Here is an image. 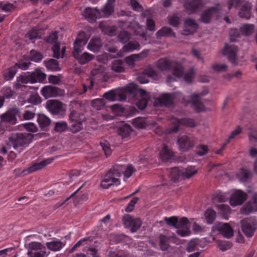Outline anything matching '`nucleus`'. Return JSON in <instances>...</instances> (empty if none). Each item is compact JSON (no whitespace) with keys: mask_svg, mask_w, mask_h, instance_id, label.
<instances>
[{"mask_svg":"<svg viewBox=\"0 0 257 257\" xmlns=\"http://www.w3.org/2000/svg\"><path fill=\"white\" fill-rule=\"evenodd\" d=\"M1 119L3 122H7L11 124H14L17 122L16 113L12 110H8L2 114L1 115Z\"/></svg>","mask_w":257,"mask_h":257,"instance_id":"nucleus-33","label":"nucleus"},{"mask_svg":"<svg viewBox=\"0 0 257 257\" xmlns=\"http://www.w3.org/2000/svg\"><path fill=\"white\" fill-rule=\"evenodd\" d=\"M91 105L94 109L100 110L104 107V103L102 99L97 98L92 100Z\"/></svg>","mask_w":257,"mask_h":257,"instance_id":"nucleus-60","label":"nucleus"},{"mask_svg":"<svg viewBox=\"0 0 257 257\" xmlns=\"http://www.w3.org/2000/svg\"><path fill=\"white\" fill-rule=\"evenodd\" d=\"M212 70L217 72L225 71L227 69V66L223 63H214L211 67Z\"/></svg>","mask_w":257,"mask_h":257,"instance_id":"nucleus-59","label":"nucleus"},{"mask_svg":"<svg viewBox=\"0 0 257 257\" xmlns=\"http://www.w3.org/2000/svg\"><path fill=\"white\" fill-rule=\"evenodd\" d=\"M100 146L103 151L105 156L107 157L111 154V150L110 148L109 144L107 141H103L100 143Z\"/></svg>","mask_w":257,"mask_h":257,"instance_id":"nucleus-64","label":"nucleus"},{"mask_svg":"<svg viewBox=\"0 0 257 257\" xmlns=\"http://www.w3.org/2000/svg\"><path fill=\"white\" fill-rule=\"evenodd\" d=\"M140 49V45L138 42L130 41L123 46L122 49L117 53V56L122 57L124 53L131 52L134 50H139Z\"/></svg>","mask_w":257,"mask_h":257,"instance_id":"nucleus-27","label":"nucleus"},{"mask_svg":"<svg viewBox=\"0 0 257 257\" xmlns=\"http://www.w3.org/2000/svg\"><path fill=\"white\" fill-rule=\"evenodd\" d=\"M177 144L180 150L185 152L192 148L195 144V142L193 138L187 136H183L178 138Z\"/></svg>","mask_w":257,"mask_h":257,"instance_id":"nucleus-20","label":"nucleus"},{"mask_svg":"<svg viewBox=\"0 0 257 257\" xmlns=\"http://www.w3.org/2000/svg\"><path fill=\"white\" fill-rule=\"evenodd\" d=\"M27 254L29 257H47L49 251L46 250L45 246L40 242L33 241L28 245Z\"/></svg>","mask_w":257,"mask_h":257,"instance_id":"nucleus-7","label":"nucleus"},{"mask_svg":"<svg viewBox=\"0 0 257 257\" xmlns=\"http://www.w3.org/2000/svg\"><path fill=\"white\" fill-rule=\"evenodd\" d=\"M47 108L48 110L54 114L63 115L66 108L64 104L56 100H50L47 102Z\"/></svg>","mask_w":257,"mask_h":257,"instance_id":"nucleus-16","label":"nucleus"},{"mask_svg":"<svg viewBox=\"0 0 257 257\" xmlns=\"http://www.w3.org/2000/svg\"><path fill=\"white\" fill-rule=\"evenodd\" d=\"M217 246L222 251H225L229 249L231 244L229 241L217 240Z\"/></svg>","mask_w":257,"mask_h":257,"instance_id":"nucleus-63","label":"nucleus"},{"mask_svg":"<svg viewBox=\"0 0 257 257\" xmlns=\"http://www.w3.org/2000/svg\"><path fill=\"white\" fill-rule=\"evenodd\" d=\"M251 172L248 169H241L237 174L238 179L241 182L246 181L251 176Z\"/></svg>","mask_w":257,"mask_h":257,"instance_id":"nucleus-52","label":"nucleus"},{"mask_svg":"<svg viewBox=\"0 0 257 257\" xmlns=\"http://www.w3.org/2000/svg\"><path fill=\"white\" fill-rule=\"evenodd\" d=\"M178 99L187 104L189 101H186L182 94L179 92H176L172 93H163L154 101V105L156 106H160L162 105H168L172 103L173 100Z\"/></svg>","mask_w":257,"mask_h":257,"instance_id":"nucleus-5","label":"nucleus"},{"mask_svg":"<svg viewBox=\"0 0 257 257\" xmlns=\"http://www.w3.org/2000/svg\"><path fill=\"white\" fill-rule=\"evenodd\" d=\"M228 10L232 8H238L241 7L238 12L239 16L242 18L248 19L250 18L251 14V6L247 2L241 0H228L227 2Z\"/></svg>","mask_w":257,"mask_h":257,"instance_id":"nucleus-6","label":"nucleus"},{"mask_svg":"<svg viewBox=\"0 0 257 257\" xmlns=\"http://www.w3.org/2000/svg\"><path fill=\"white\" fill-rule=\"evenodd\" d=\"M227 199L226 194L222 192H218L213 197L214 203L215 202H224L227 201Z\"/></svg>","mask_w":257,"mask_h":257,"instance_id":"nucleus-61","label":"nucleus"},{"mask_svg":"<svg viewBox=\"0 0 257 257\" xmlns=\"http://www.w3.org/2000/svg\"><path fill=\"white\" fill-rule=\"evenodd\" d=\"M136 93L140 98V100L136 102V105L140 109H144L146 108L149 99V95L147 92L142 89H138L136 84L133 83L129 84L122 89L111 90L105 93L103 97L110 101H122L125 99L126 94H133Z\"/></svg>","mask_w":257,"mask_h":257,"instance_id":"nucleus-1","label":"nucleus"},{"mask_svg":"<svg viewBox=\"0 0 257 257\" xmlns=\"http://www.w3.org/2000/svg\"><path fill=\"white\" fill-rule=\"evenodd\" d=\"M37 121L41 127H47L50 124V118L44 114H39Z\"/></svg>","mask_w":257,"mask_h":257,"instance_id":"nucleus-51","label":"nucleus"},{"mask_svg":"<svg viewBox=\"0 0 257 257\" xmlns=\"http://www.w3.org/2000/svg\"><path fill=\"white\" fill-rule=\"evenodd\" d=\"M182 169L178 167L171 168L169 171V177L173 182H176L182 177Z\"/></svg>","mask_w":257,"mask_h":257,"instance_id":"nucleus-46","label":"nucleus"},{"mask_svg":"<svg viewBox=\"0 0 257 257\" xmlns=\"http://www.w3.org/2000/svg\"><path fill=\"white\" fill-rule=\"evenodd\" d=\"M46 245L48 249L53 251L59 250L64 245L62 242L58 239H54L46 243Z\"/></svg>","mask_w":257,"mask_h":257,"instance_id":"nucleus-38","label":"nucleus"},{"mask_svg":"<svg viewBox=\"0 0 257 257\" xmlns=\"http://www.w3.org/2000/svg\"><path fill=\"white\" fill-rule=\"evenodd\" d=\"M173 238L174 236L169 237L165 235H161L160 236V247L162 250H166L169 247V239L170 238Z\"/></svg>","mask_w":257,"mask_h":257,"instance_id":"nucleus-48","label":"nucleus"},{"mask_svg":"<svg viewBox=\"0 0 257 257\" xmlns=\"http://www.w3.org/2000/svg\"><path fill=\"white\" fill-rule=\"evenodd\" d=\"M99 27L103 33L110 36L113 35L116 31L114 26H108L103 22H100Z\"/></svg>","mask_w":257,"mask_h":257,"instance_id":"nucleus-47","label":"nucleus"},{"mask_svg":"<svg viewBox=\"0 0 257 257\" xmlns=\"http://www.w3.org/2000/svg\"><path fill=\"white\" fill-rule=\"evenodd\" d=\"M118 39L120 42L125 43L130 39V35L125 31H121L118 35Z\"/></svg>","mask_w":257,"mask_h":257,"instance_id":"nucleus-62","label":"nucleus"},{"mask_svg":"<svg viewBox=\"0 0 257 257\" xmlns=\"http://www.w3.org/2000/svg\"><path fill=\"white\" fill-rule=\"evenodd\" d=\"M254 30V27L252 24H243L240 28L241 34L244 36L251 35Z\"/></svg>","mask_w":257,"mask_h":257,"instance_id":"nucleus-49","label":"nucleus"},{"mask_svg":"<svg viewBox=\"0 0 257 257\" xmlns=\"http://www.w3.org/2000/svg\"><path fill=\"white\" fill-rule=\"evenodd\" d=\"M52 161L53 159H48L39 162L33 163L27 170H24L23 173H24L25 175H26L39 170L43 168L46 165L50 164Z\"/></svg>","mask_w":257,"mask_h":257,"instance_id":"nucleus-25","label":"nucleus"},{"mask_svg":"<svg viewBox=\"0 0 257 257\" xmlns=\"http://www.w3.org/2000/svg\"><path fill=\"white\" fill-rule=\"evenodd\" d=\"M206 244L205 239H194L191 240L187 244L186 250L188 252H192L198 250L199 248H204Z\"/></svg>","mask_w":257,"mask_h":257,"instance_id":"nucleus-26","label":"nucleus"},{"mask_svg":"<svg viewBox=\"0 0 257 257\" xmlns=\"http://www.w3.org/2000/svg\"><path fill=\"white\" fill-rule=\"evenodd\" d=\"M114 167L108 172L102 179L100 185L104 189H107L111 185L117 186L120 184L119 177H116V172H115Z\"/></svg>","mask_w":257,"mask_h":257,"instance_id":"nucleus-8","label":"nucleus"},{"mask_svg":"<svg viewBox=\"0 0 257 257\" xmlns=\"http://www.w3.org/2000/svg\"><path fill=\"white\" fill-rule=\"evenodd\" d=\"M41 32L36 29H32L29 31L25 35L26 38L33 40L41 37Z\"/></svg>","mask_w":257,"mask_h":257,"instance_id":"nucleus-54","label":"nucleus"},{"mask_svg":"<svg viewBox=\"0 0 257 257\" xmlns=\"http://www.w3.org/2000/svg\"><path fill=\"white\" fill-rule=\"evenodd\" d=\"M28 83H30V79L27 72L24 75H20L17 78L14 87L16 89H19L23 87H25L26 84Z\"/></svg>","mask_w":257,"mask_h":257,"instance_id":"nucleus-34","label":"nucleus"},{"mask_svg":"<svg viewBox=\"0 0 257 257\" xmlns=\"http://www.w3.org/2000/svg\"><path fill=\"white\" fill-rule=\"evenodd\" d=\"M160 158L163 161H167L171 159L174 156L173 152L167 146L163 145L160 150Z\"/></svg>","mask_w":257,"mask_h":257,"instance_id":"nucleus-37","label":"nucleus"},{"mask_svg":"<svg viewBox=\"0 0 257 257\" xmlns=\"http://www.w3.org/2000/svg\"><path fill=\"white\" fill-rule=\"evenodd\" d=\"M217 230L226 238H229L233 234V229L227 223L219 224Z\"/></svg>","mask_w":257,"mask_h":257,"instance_id":"nucleus-35","label":"nucleus"},{"mask_svg":"<svg viewBox=\"0 0 257 257\" xmlns=\"http://www.w3.org/2000/svg\"><path fill=\"white\" fill-rule=\"evenodd\" d=\"M69 117L72 121V131L74 133L78 132L82 127V122L84 119V115L77 113L75 110H71Z\"/></svg>","mask_w":257,"mask_h":257,"instance_id":"nucleus-15","label":"nucleus"},{"mask_svg":"<svg viewBox=\"0 0 257 257\" xmlns=\"http://www.w3.org/2000/svg\"><path fill=\"white\" fill-rule=\"evenodd\" d=\"M41 93L45 98L56 97L59 95L58 88L51 85L43 87L41 90Z\"/></svg>","mask_w":257,"mask_h":257,"instance_id":"nucleus-29","label":"nucleus"},{"mask_svg":"<svg viewBox=\"0 0 257 257\" xmlns=\"http://www.w3.org/2000/svg\"><path fill=\"white\" fill-rule=\"evenodd\" d=\"M45 65L47 68L51 71H58L60 70L58 61L54 59H50L45 61Z\"/></svg>","mask_w":257,"mask_h":257,"instance_id":"nucleus-50","label":"nucleus"},{"mask_svg":"<svg viewBox=\"0 0 257 257\" xmlns=\"http://www.w3.org/2000/svg\"><path fill=\"white\" fill-rule=\"evenodd\" d=\"M114 170L115 172H116V177H119L121 174H123V179L124 181L136 171L135 169L131 165L117 164L114 166Z\"/></svg>","mask_w":257,"mask_h":257,"instance_id":"nucleus-13","label":"nucleus"},{"mask_svg":"<svg viewBox=\"0 0 257 257\" xmlns=\"http://www.w3.org/2000/svg\"><path fill=\"white\" fill-rule=\"evenodd\" d=\"M247 197L246 193L241 190H236L230 197V205L232 207L240 205L246 200Z\"/></svg>","mask_w":257,"mask_h":257,"instance_id":"nucleus-14","label":"nucleus"},{"mask_svg":"<svg viewBox=\"0 0 257 257\" xmlns=\"http://www.w3.org/2000/svg\"><path fill=\"white\" fill-rule=\"evenodd\" d=\"M226 13L222 10L220 5H217L215 7L204 12L201 15V20L203 22L207 23L210 22L211 19L214 16L218 18L219 14L224 15Z\"/></svg>","mask_w":257,"mask_h":257,"instance_id":"nucleus-11","label":"nucleus"},{"mask_svg":"<svg viewBox=\"0 0 257 257\" xmlns=\"http://www.w3.org/2000/svg\"><path fill=\"white\" fill-rule=\"evenodd\" d=\"M182 177L189 179L197 173V169L194 166H189L182 169Z\"/></svg>","mask_w":257,"mask_h":257,"instance_id":"nucleus-44","label":"nucleus"},{"mask_svg":"<svg viewBox=\"0 0 257 257\" xmlns=\"http://www.w3.org/2000/svg\"><path fill=\"white\" fill-rule=\"evenodd\" d=\"M125 227L130 229L132 232H136L141 225V221L139 218H134L129 215H124L122 218Z\"/></svg>","mask_w":257,"mask_h":257,"instance_id":"nucleus-17","label":"nucleus"},{"mask_svg":"<svg viewBox=\"0 0 257 257\" xmlns=\"http://www.w3.org/2000/svg\"><path fill=\"white\" fill-rule=\"evenodd\" d=\"M33 136L29 134H16L10 138L14 149L21 151L28 146L32 140Z\"/></svg>","mask_w":257,"mask_h":257,"instance_id":"nucleus-4","label":"nucleus"},{"mask_svg":"<svg viewBox=\"0 0 257 257\" xmlns=\"http://www.w3.org/2000/svg\"><path fill=\"white\" fill-rule=\"evenodd\" d=\"M42 58L43 56L40 53L34 50L30 51V56L29 57L30 60L35 62H39L41 61Z\"/></svg>","mask_w":257,"mask_h":257,"instance_id":"nucleus-58","label":"nucleus"},{"mask_svg":"<svg viewBox=\"0 0 257 257\" xmlns=\"http://www.w3.org/2000/svg\"><path fill=\"white\" fill-rule=\"evenodd\" d=\"M83 49H80L78 53V55H75L73 54L74 57L77 59L79 63L81 64H84L86 63L93 59L94 56L92 54H89L87 52H84L82 54H80V53Z\"/></svg>","mask_w":257,"mask_h":257,"instance_id":"nucleus-36","label":"nucleus"},{"mask_svg":"<svg viewBox=\"0 0 257 257\" xmlns=\"http://www.w3.org/2000/svg\"><path fill=\"white\" fill-rule=\"evenodd\" d=\"M137 61H140L136 54H132L126 57L124 61L126 65L130 68H133Z\"/></svg>","mask_w":257,"mask_h":257,"instance_id":"nucleus-56","label":"nucleus"},{"mask_svg":"<svg viewBox=\"0 0 257 257\" xmlns=\"http://www.w3.org/2000/svg\"><path fill=\"white\" fill-rule=\"evenodd\" d=\"M241 229L245 235L248 237H251L256 226V222L253 218H246L241 221Z\"/></svg>","mask_w":257,"mask_h":257,"instance_id":"nucleus-10","label":"nucleus"},{"mask_svg":"<svg viewBox=\"0 0 257 257\" xmlns=\"http://www.w3.org/2000/svg\"><path fill=\"white\" fill-rule=\"evenodd\" d=\"M156 37L158 39L165 36H175V34L172 32L171 28L167 27H164L157 32Z\"/></svg>","mask_w":257,"mask_h":257,"instance_id":"nucleus-45","label":"nucleus"},{"mask_svg":"<svg viewBox=\"0 0 257 257\" xmlns=\"http://www.w3.org/2000/svg\"><path fill=\"white\" fill-rule=\"evenodd\" d=\"M52 50L54 53V57L58 59L63 58L65 52V47L60 46V44L55 43L54 44Z\"/></svg>","mask_w":257,"mask_h":257,"instance_id":"nucleus-40","label":"nucleus"},{"mask_svg":"<svg viewBox=\"0 0 257 257\" xmlns=\"http://www.w3.org/2000/svg\"><path fill=\"white\" fill-rule=\"evenodd\" d=\"M171 126L167 130V133H176L179 129V127L181 125H184L186 126L194 127L195 126V122L192 119L183 118L181 120H179L176 118H172L170 120Z\"/></svg>","mask_w":257,"mask_h":257,"instance_id":"nucleus-9","label":"nucleus"},{"mask_svg":"<svg viewBox=\"0 0 257 257\" xmlns=\"http://www.w3.org/2000/svg\"><path fill=\"white\" fill-rule=\"evenodd\" d=\"M156 66L162 71L171 70L173 77H168V82L177 80L183 76V67L178 61H171L167 58H162L158 61Z\"/></svg>","mask_w":257,"mask_h":257,"instance_id":"nucleus-2","label":"nucleus"},{"mask_svg":"<svg viewBox=\"0 0 257 257\" xmlns=\"http://www.w3.org/2000/svg\"><path fill=\"white\" fill-rule=\"evenodd\" d=\"M82 15L89 22H93L96 19H100L102 17L101 12L96 9L91 8H86L83 12Z\"/></svg>","mask_w":257,"mask_h":257,"instance_id":"nucleus-21","label":"nucleus"},{"mask_svg":"<svg viewBox=\"0 0 257 257\" xmlns=\"http://www.w3.org/2000/svg\"><path fill=\"white\" fill-rule=\"evenodd\" d=\"M164 220L168 225L175 227L177 234L181 236H187L190 234V228L192 223V219L189 220L186 217H182L179 220L177 217L172 216L166 217Z\"/></svg>","mask_w":257,"mask_h":257,"instance_id":"nucleus-3","label":"nucleus"},{"mask_svg":"<svg viewBox=\"0 0 257 257\" xmlns=\"http://www.w3.org/2000/svg\"><path fill=\"white\" fill-rule=\"evenodd\" d=\"M102 46L101 40L99 38H92L89 41L87 48L94 53L100 51Z\"/></svg>","mask_w":257,"mask_h":257,"instance_id":"nucleus-32","label":"nucleus"},{"mask_svg":"<svg viewBox=\"0 0 257 257\" xmlns=\"http://www.w3.org/2000/svg\"><path fill=\"white\" fill-rule=\"evenodd\" d=\"M19 126L20 129L25 128L27 131L31 133H36L38 131L37 126L32 122L22 123Z\"/></svg>","mask_w":257,"mask_h":257,"instance_id":"nucleus-55","label":"nucleus"},{"mask_svg":"<svg viewBox=\"0 0 257 257\" xmlns=\"http://www.w3.org/2000/svg\"><path fill=\"white\" fill-rule=\"evenodd\" d=\"M111 70L116 73H123L125 72V67L123 62L121 60H115L112 61L111 65Z\"/></svg>","mask_w":257,"mask_h":257,"instance_id":"nucleus-42","label":"nucleus"},{"mask_svg":"<svg viewBox=\"0 0 257 257\" xmlns=\"http://www.w3.org/2000/svg\"><path fill=\"white\" fill-rule=\"evenodd\" d=\"M132 131L131 127L130 125L121 123L118 128V134L122 138H126L128 137Z\"/></svg>","mask_w":257,"mask_h":257,"instance_id":"nucleus-41","label":"nucleus"},{"mask_svg":"<svg viewBox=\"0 0 257 257\" xmlns=\"http://www.w3.org/2000/svg\"><path fill=\"white\" fill-rule=\"evenodd\" d=\"M145 73L146 74H142L138 77V81L141 83H148L149 82L148 77H151L154 79H157L158 78L157 73L151 68L147 69Z\"/></svg>","mask_w":257,"mask_h":257,"instance_id":"nucleus-31","label":"nucleus"},{"mask_svg":"<svg viewBox=\"0 0 257 257\" xmlns=\"http://www.w3.org/2000/svg\"><path fill=\"white\" fill-rule=\"evenodd\" d=\"M89 38V36L87 35L84 32H80L78 35L74 43V50L73 54L78 55V52L80 49H83L84 46L86 44Z\"/></svg>","mask_w":257,"mask_h":257,"instance_id":"nucleus-18","label":"nucleus"},{"mask_svg":"<svg viewBox=\"0 0 257 257\" xmlns=\"http://www.w3.org/2000/svg\"><path fill=\"white\" fill-rule=\"evenodd\" d=\"M87 89V86L83 84L81 86L75 88L72 92H70V95L72 96H78L84 93Z\"/></svg>","mask_w":257,"mask_h":257,"instance_id":"nucleus-57","label":"nucleus"},{"mask_svg":"<svg viewBox=\"0 0 257 257\" xmlns=\"http://www.w3.org/2000/svg\"><path fill=\"white\" fill-rule=\"evenodd\" d=\"M30 83H42L46 79V75L39 68L35 69L33 72H28Z\"/></svg>","mask_w":257,"mask_h":257,"instance_id":"nucleus-22","label":"nucleus"},{"mask_svg":"<svg viewBox=\"0 0 257 257\" xmlns=\"http://www.w3.org/2000/svg\"><path fill=\"white\" fill-rule=\"evenodd\" d=\"M208 93V90L204 89L201 92L194 93L192 94L190 97L189 102L193 108L197 111L200 112L204 110V106L201 102V97L206 95Z\"/></svg>","mask_w":257,"mask_h":257,"instance_id":"nucleus-12","label":"nucleus"},{"mask_svg":"<svg viewBox=\"0 0 257 257\" xmlns=\"http://www.w3.org/2000/svg\"><path fill=\"white\" fill-rule=\"evenodd\" d=\"M197 28V25L195 21L192 19H188L185 21L184 29L181 35L187 36L192 34Z\"/></svg>","mask_w":257,"mask_h":257,"instance_id":"nucleus-30","label":"nucleus"},{"mask_svg":"<svg viewBox=\"0 0 257 257\" xmlns=\"http://www.w3.org/2000/svg\"><path fill=\"white\" fill-rule=\"evenodd\" d=\"M236 47L232 44H226L223 50V54L227 56L232 63H236Z\"/></svg>","mask_w":257,"mask_h":257,"instance_id":"nucleus-24","label":"nucleus"},{"mask_svg":"<svg viewBox=\"0 0 257 257\" xmlns=\"http://www.w3.org/2000/svg\"><path fill=\"white\" fill-rule=\"evenodd\" d=\"M206 4L205 0H185L183 2V5L187 11L192 13L201 8Z\"/></svg>","mask_w":257,"mask_h":257,"instance_id":"nucleus-19","label":"nucleus"},{"mask_svg":"<svg viewBox=\"0 0 257 257\" xmlns=\"http://www.w3.org/2000/svg\"><path fill=\"white\" fill-rule=\"evenodd\" d=\"M128 27L133 31L135 35L139 36L142 38L145 41L147 40L146 31H145L143 26H140L138 23L134 21L131 22Z\"/></svg>","mask_w":257,"mask_h":257,"instance_id":"nucleus-28","label":"nucleus"},{"mask_svg":"<svg viewBox=\"0 0 257 257\" xmlns=\"http://www.w3.org/2000/svg\"><path fill=\"white\" fill-rule=\"evenodd\" d=\"M205 217L208 223H212L216 218L215 211L211 208L207 209L205 213Z\"/></svg>","mask_w":257,"mask_h":257,"instance_id":"nucleus-53","label":"nucleus"},{"mask_svg":"<svg viewBox=\"0 0 257 257\" xmlns=\"http://www.w3.org/2000/svg\"><path fill=\"white\" fill-rule=\"evenodd\" d=\"M252 201H249L240 209V212L243 214H248L257 210V192L252 197Z\"/></svg>","mask_w":257,"mask_h":257,"instance_id":"nucleus-23","label":"nucleus"},{"mask_svg":"<svg viewBox=\"0 0 257 257\" xmlns=\"http://www.w3.org/2000/svg\"><path fill=\"white\" fill-rule=\"evenodd\" d=\"M115 0H107L101 12L102 17H107L113 12V5Z\"/></svg>","mask_w":257,"mask_h":257,"instance_id":"nucleus-43","label":"nucleus"},{"mask_svg":"<svg viewBox=\"0 0 257 257\" xmlns=\"http://www.w3.org/2000/svg\"><path fill=\"white\" fill-rule=\"evenodd\" d=\"M17 71L16 66H13L9 68H7L3 71V77L7 81L11 80L14 77Z\"/></svg>","mask_w":257,"mask_h":257,"instance_id":"nucleus-39","label":"nucleus"}]
</instances>
